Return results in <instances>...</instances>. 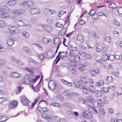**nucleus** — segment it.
<instances>
[{"label":"nucleus","instance_id":"obj_63","mask_svg":"<svg viewBox=\"0 0 122 122\" xmlns=\"http://www.w3.org/2000/svg\"><path fill=\"white\" fill-rule=\"evenodd\" d=\"M38 101V99H35V101L33 103H32V106L33 107H34V105H36V103Z\"/></svg>","mask_w":122,"mask_h":122},{"label":"nucleus","instance_id":"obj_60","mask_svg":"<svg viewBox=\"0 0 122 122\" xmlns=\"http://www.w3.org/2000/svg\"><path fill=\"white\" fill-rule=\"evenodd\" d=\"M91 36L92 37H96L97 35L95 32L92 31L91 34Z\"/></svg>","mask_w":122,"mask_h":122},{"label":"nucleus","instance_id":"obj_43","mask_svg":"<svg viewBox=\"0 0 122 122\" xmlns=\"http://www.w3.org/2000/svg\"><path fill=\"white\" fill-rule=\"evenodd\" d=\"M71 94L72 96V98H73V97H76L80 95L79 93L75 92H72L71 93Z\"/></svg>","mask_w":122,"mask_h":122},{"label":"nucleus","instance_id":"obj_64","mask_svg":"<svg viewBox=\"0 0 122 122\" xmlns=\"http://www.w3.org/2000/svg\"><path fill=\"white\" fill-rule=\"evenodd\" d=\"M4 9L5 12H9L10 10V8L7 7H6L5 8H4Z\"/></svg>","mask_w":122,"mask_h":122},{"label":"nucleus","instance_id":"obj_54","mask_svg":"<svg viewBox=\"0 0 122 122\" xmlns=\"http://www.w3.org/2000/svg\"><path fill=\"white\" fill-rule=\"evenodd\" d=\"M71 50L73 51H76L77 50V48L76 47H73L72 45H70Z\"/></svg>","mask_w":122,"mask_h":122},{"label":"nucleus","instance_id":"obj_16","mask_svg":"<svg viewBox=\"0 0 122 122\" xmlns=\"http://www.w3.org/2000/svg\"><path fill=\"white\" fill-rule=\"evenodd\" d=\"M22 36L26 38H28L30 36L29 33L26 31H23L21 32Z\"/></svg>","mask_w":122,"mask_h":122},{"label":"nucleus","instance_id":"obj_33","mask_svg":"<svg viewBox=\"0 0 122 122\" xmlns=\"http://www.w3.org/2000/svg\"><path fill=\"white\" fill-rule=\"evenodd\" d=\"M21 81L24 84H28L30 82V78H29L28 79L26 80H25L24 79H23Z\"/></svg>","mask_w":122,"mask_h":122},{"label":"nucleus","instance_id":"obj_10","mask_svg":"<svg viewBox=\"0 0 122 122\" xmlns=\"http://www.w3.org/2000/svg\"><path fill=\"white\" fill-rule=\"evenodd\" d=\"M0 18L3 19H9L10 18V14L5 13L2 14L0 15Z\"/></svg>","mask_w":122,"mask_h":122},{"label":"nucleus","instance_id":"obj_14","mask_svg":"<svg viewBox=\"0 0 122 122\" xmlns=\"http://www.w3.org/2000/svg\"><path fill=\"white\" fill-rule=\"evenodd\" d=\"M51 40L48 38L47 39L45 37H43L42 39V43L45 44H46L51 42Z\"/></svg>","mask_w":122,"mask_h":122},{"label":"nucleus","instance_id":"obj_6","mask_svg":"<svg viewBox=\"0 0 122 122\" xmlns=\"http://www.w3.org/2000/svg\"><path fill=\"white\" fill-rule=\"evenodd\" d=\"M42 28L45 31L48 32H51L53 30L52 27L49 25H44L42 26Z\"/></svg>","mask_w":122,"mask_h":122},{"label":"nucleus","instance_id":"obj_26","mask_svg":"<svg viewBox=\"0 0 122 122\" xmlns=\"http://www.w3.org/2000/svg\"><path fill=\"white\" fill-rule=\"evenodd\" d=\"M84 38L83 37L82 35H79L78 36L77 40H78L81 42H83L84 41Z\"/></svg>","mask_w":122,"mask_h":122},{"label":"nucleus","instance_id":"obj_38","mask_svg":"<svg viewBox=\"0 0 122 122\" xmlns=\"http://www.w3.org/2000/svg\"><path fill=\"white\" fill-rule=\"evenodd\" d=\"M109 89V87H107V88H105L104 87H103V88H102V90L101 91V93L102 92H108L109 91L108 90Z\"/></svg>","mask_w":122,"mask_h":122},{"label":"nucleus","instance_id":"obj_41","mask_svg":"<svg viewBox=\"0 0 122 122\" xmlns=\"http://www.w3.org/2000/svg\"><path fill=\"white\" fill-rule=\"evenodd\" d=\"M35 77H36L34 78V79H32L31 81H30V82L32 81L33 83H35L36 80L39 78L40 77V76L39 75L38 76H35Z\"/></svg>","mask_w":122,"mask_h":122},{"label":"nucleus","instance_id":"obj_19","mask_svg":"<svg viewBox=\"0 0 122 122\" xmlns=\"http://www.w3.org/2000/svg\"><path fill=\"white\" fill-rule=\"evenodd\" d=\"M16 2L15 0H10L8 1L7 4L9 5L13 6L16 4Z\"/></svg>","mask_w":122,"mask_h":122},{"label":"nucleus","instance_id":"obj_2","mask_svg":"<svg viewBox=\"0 0 122 122\" xmlns=\"http://www.w3.org/2000/svg\"><path fill=\"white\" fill-rule=\"evenodd\" d=\"M41 116L43 119H45L48 122H51V116L45 113H41Z\"/></svg>","mask_w":122,"mask_h":122},{"label":"nucleus","instance_id":"obj_1","mask_svg":"<svg viewBox=\"0 0 122 122\" xmlns=\"http://www.w3.org/2000/svg\"><path fill=\"white\" fill-rule=\"evenodd\" d=\"M24 12V10L23 9H14L11 10V13L13 14L19 15L23 14Z\"/></svg>","mask_w":122,"mask_h":122},{"label":"nucleus","instance_id":"obj_49","mask_svg":"<svg viewBox=\"0 0 122 122\" xmlns=\"http://www.w3.org/2000/svg\"><path fill=\"white\" fill-rule=\"evenodd\" d=\"M88 100L91 102H94L95 100L93 99L92 97L91 96H89L87 97Z\"/></svg>","mask_w":122,"mask_h":122},{"label":"nucleus","instance_id":"obj_17","mask_svg":"<svg viewBox=\"0 0 122 122\" xmlns=\"http://www.w3.org/2000/svg\"><path fill=\"white\" fill-rule=\"evenodd\" d=\"M17 25L18 26H27V25L24 22L21 21H18L17 23Z\"/></svg>","mask_w":122,"mask_h":122},{"label":"nucleus","instance_id":"obj_47","mask_svg":"<svg viewBox=\"0 0 122 122\" xmlns=\"http://www.w3.org/2000/svg\"><path fill=\"white\" fill-rule=\"evenodd\" d=\"M37 21V20L34 18H31L30 20V22L31 23H35Z\"/></svg>","mask_w":122,"mask_h":122},{"label":"nucleus","instance_id":"obj_31","mask_svg":"<svg viewBox=\"0 0 122 122\" xmlns=\"http://www.w3.org/2000/svg\"><path fill=\"white\" fill-rule=\"evenodd\" d=\"M73 83L75 86L77 88L78 87L79 85H80V83L79 81L77 79H75Z\"/></svg>","mask_w":122,"mask_h":122},{"label":"nucleus","instance_id":"obj_25","mask_svg":"<svg viewBox=\"0 0 122 122\" xmlns=\"http://www.w3.org/2000/svg\"><path fill=\"white\" fill-rule=\"evenodd\" d=\"M44 14L47 15H50L51 13L49 8L45 9L44 11Z\"/></svg>","mask_w":122,"mask_h":122},{"label":"nucleus","instance_id":"obj_7","mask_svg":"<svg viewBox=\"0 0 122 122\" xmlns=\"http://www.w3.org/2000/svg\"><path fill=\"white\" fill-rule=\"evenodd\" d=\"M21 100L23 104L25 106L27 105L29 103V101L25 96H23L21 98Z\"/></svg>","mask_w":122,"mask_h":122},{"label":"nucleus","instance_id":"obj_48","mask_svg":"<svg viewBox=\"0 0 122 122\" xmlns=\"http://www.w3.org/2000/svg\"><path fill=\"white\" fill-rule=\"evenodd\" d=\"M107 80L108 82H112L113 81V78L111 76H108L107 77Z\"/></svg>","mask_w":122,"mask_h":122},{"label":"nucleus","instance_id":"obj_57","mask_svg":"<svg viewBox=\"0 0 122 122\" xmlns=\"http://www.w3.org/2000/svg\"><path fill=\"white\" fill-rule=\"evenodd\" d=\"M113 23L114 25L117 26H119L120 25V23L116 20L114 21L113 22Z\"/></svg>","mask_w":122,"mask_h":122},{"label":"nucleus","instance_id":"obj_42","mask_svg":"<svg viewBox=\"0 0 122 122\" xmlns=\"http://www.w3.org/2000/svg\"><path fill=\"white\" fill-rule=\"evenodd\" d=\"M7 24L4 21L0 20V26L4 27Z\"/></svg>","mask_w":122,"mask_h":122},{"label":"nucleus","instance_id":"obj_30","mask_svg":"<svg viewBox=\"0 0 122 122\" xmlns=\"http://www.w3.org/2000/svg\"><path fill=\"white\" fill-rule=\"evenodd\" d=\"M8 119L6 117L4 116H0V122H4Z\"/></svg>","mask_w":122,"mask_h":122},{"label":"nucleus","instance_id":"obj_39","mask_svg":"<svg viewBox=\"0 0 122 122\" xmlns=\"http://www.w3.org/2000/svg\"><path fill=\"white\" fill-rule=\"evenodd\" d=\"M76 62L73 60H72L70 63V65L72 66H76Z\"/></svg>","mask_w":122,"mask_h":122},{"label":"nucleus","instance_id":"obj_53","mask_svg":"<svg viewBox=\"0 0 122 122\" xmlns=\"http://www.w3.org/2000/svg\"><path fill=\"white\" fill-rule=\"evenodd\" d=\"M25 70L29 72H30L31 74H32L33 73L32 70L30 68H25Z\"/></svg>","mask_w":122,"mask_h":122},{"label":"nucleus","instance_id":"obj_13","mask_svg":"<svg viewBox=\"0 0 122 122\" xmlns=\"http://www.w3.org/2000/svg\"><path fill=\"white\" fill-rule=\"evenodd\" d=\"M65 96L67 97L70 98H72V96L71 93L70 92L68 91H65L63 93Z\"/></svg>","mask_w":122,"mask_h":122},{"label":"nucleus","instance_id":"obj_11","mask_svg":"<svg viewBox=\"0 0 122 122\" xmlns=\"http://www.w3.org/2000/svg\"><path fill=\"white\" fill-rule=\"evenodd\" d=\"M88 107H89V110L91 112H92L94 114L97 113L98 108H94L92 107L90 105H89Z\"/></svg>","mask_w":122,"mask_h":122},{"label":"nucleus","instance_id":"obj_27","mask_svg":"<svg viewBox=\"0 0 122 122\" xmlns=\"http://www.w3.org/2000/svg\"><path fill=\"white\" fill-rule=\"evenodd\" d=\"M28 0H25L23 1L22 3L20 4V5L21 6L23 7H25L27 6V4H28Z\"/></svg>","mask_w":122,"mask_h":122},{"label":"nucleus","instance_id":"obj_4","mask_svg":"<svg viewBox=\"0 0 122 122\" xmlns=\"http://www.w3.org/2000/svg\"><path fill=\"white\" fill-rule=\"evenodd\" d=\"M29 12L32 15L39 14L40 12V10L38 8H31Z\"/></svg>","mask_w":122,"mask_h":122},{"label":"nucleus","instance_id":"obj_58","mask_svg":"<svg viewBox=\"0 0 122 122\" xmlns=\"http://www.w3.org/2000/svg\"><path fill=\"white\" fill-rule=\"evenodd\" d=\"M85 21L82 19H81L79 21V24L80 25H83L85 23Z\"/></svg>","mask_w":122,"mask_h":122},{"label":"nucleus","instance_id":"obj_3","mask_svg":"<svg viewBox=\"0 0 122 122\" xmlns=\"http://www.w3.org/2000/svg\"><path fill=\"white\" fill-rule=\"evenodd\" d=\"M18 102L16 100H13L11 102L9 106V108L10 109H14L17 106Z\"/></svg>","mask_w":122,"mask_h":122},{"label":"nucleus","instance_id":"obj_32","mask_svg":"<svg viewBox=\"0 0 122 122\" xmlns=\"http://www.w3.org/2000/svg\"><path fill=\"white\" fill-rule=\"evenodd\" d=\"M54 21L53 19L49 18H47L46 20L47 23L50 25L52 24L53 23Z\"/></svg>","mask_w":122,"mask_h":122},{"label":"nucleus","instance_id":"obj_62","mask_svg":"<svg viewBox=\"0 0 122 122\" xmlns=\"http://www.w3.org/2000/svg\"><path fill=\"white\" fill-rule=\"evenodd\" d=\"M68 64L66 62H64L62 63L61 65V66L62 68L66 67L67 66Z\"/></svg>","mask_w":122,"mask_h":122},{"label":"nucleus","instance_id":"obj_34","mask_svg":"<svg viewBox=\"0 0 122 122\" xmlns=\"http://www.w3.org/2000/svg\"><path fill=\"white\" fill-rule=\"evenodd\" d=\"M117 7V5L114 3H112L109 5V7L110 8L113 9L116 8Z\"/></svg>","mask_w":122,"mask_h":122},{"label":"nucleus","instance_id":"obj_51","mask_svg":"<svg viewBox=\"0 0 122 122\" xmlns=\"http://www.w3.org/2000/svg\"><path fill=\"white\" fill-rule=\"evenodd\" d=\"M48 111V109L46 107L42 108V110H41V112H47Z\"/></svg>","mask_w":122,"mask_h":122},{"label":"nucleus","instance_id":"obj_45","mask_svg":"<svg viewBox=\"0 0 122 122\" xmlns=\"http://www.w3.org/2000/svg\"><path fill=\"white\" fill-rule=\"evenodd\" d=\"M110 38L109 36H106L104 37V40L106 41H107L109 43H110Z\"/></svg>","mask_w":122,"mask_h":122},{"label":"nucleus","instance_id":"obj_5","mask_svg":"<svg viewBox=\"0 0 122 122\" xmlns=\"http://www.w3.org/2000/svg\"><path fill=\"white\" fill-rule=\"evenodd\" d=\"M83 115L86 118L90 119L92 117V113L88 111H85L83 113Z\"/></svg>","mask_w":122,"mask_h":122},{"label":"nucleus","instance_id":"obj_35","mask_svg":"<svg viewBox=\"0 0 122 122\" xmlns=\"http://www.w3.org/2000/svg\"><path fill=\"white\" fill-rule=\"evenodd\" d=\"M10 58L12 61L16 62V63H19V61L16 60L15 58L13 56H10Z\"/></svg>","mask_w":122,"mask_h":122},{"label":"nucleus","instance_id":"obj_8","mask_svg":"<svg viewBox=\"0 0 122 122\" xmlns=\"http://www.w3.org/2000/svg\"><path fill=\"white\" fill-rule=\"evenodd\" d=\"M10 76L15 78H19L21 77L22 76V75L19 74L16 72H12L10 74Z\"/></svg>","mask_w":122,"mask_h":122},{"label":"nucleus","instance_id":"obj_55","mask_svg":"<svg viewBox=\"0 0 122 122\" xmlns=\"http://www.w3.org/2000/svg\"><path fill=\"white\" fill-rule=\"evenodd\" d=\"M38 56L40 59L43 60L45 57V56L43 54H41L38 55Z\"/></svg>","mask_w":122,"mask_h":122},{"label":"nucleus","instance_id":"obj_24","mask_svg":"<svg viewBox=\"0 0 122 122\" xmlns=\"http://www.w3.org/2000/svg\"><path fill=\"white\" fill-rule=\"evenodd\" d=\"M115 57L114 55L112 54H110L108 56H107V57L106 60L108 58L109 60L112 61L113 60Z\"/></svg>","mask_w":122,"mask_h":122},{"label":"nucleus","instance_id":"obj_29","mask_svg":"<svg viewBox=\"0 0 122 122\" xmlns=\"http://www.w3.org/2000/svg\"><path fill=\"white\" fill-rule=\"evenodd\" d=\"M85 89L87 90L89 89L92 92L94 93L95 91V88L93 86L90 85L89 87L87 88H86Z\"/></svg>","mask_w":122,"mask_h":122},{"label":"nucleus","instance_id":"obj_61","mask_svg":"<svg viewBox=\"0 0 122 122\" xmlns=\"http://www.w3.org/2000/svg\"><path fill=\"white\" fill-rule=\"evenodd\" d=\"M115 58L117 60H121L122 58V56L121 55H116L115 56Z\"/></svg>","mask_w":122,"mask_h":122},{"label":"nucleus","instance_id":"obj_23","mask_svg":"<svg viewBox=\"0 0 122 122\" xmlns=\"http://www.w3.org/2000/svg\"><path fill=\"white\" fill-rule=\"evenodd\" d=\"M34 5V3L31 0H28V4H27V7L30 8L33 7Z\"/></svg>","mask_w":122,"mask_h":122},{"label":"nucleus","instance_id":"obj_21","mask_svg":"<svg viewBox=\"0 0 122 122\" xmlns=\"http://www.w3.org/2000/svg\"><path fill=\"white\" fill-rule=\"evenodd\" d=\"M14 41L13 40L9 39L7 40V44L9 46H11L14 44Z\"/></svg>","mask_w":122,"mask_h":122},{"label":"nucleus","instance_id":"obj_18","mask_svg":"<svg viewBox=\"0 0 122 122\" xmlns=\"http://www.w3.org/2000/svg\"><path fill=\"white\" fill-rule=\"evenodd\" d=\"M23 51L29 54L30 53V50L28 47L24 46L23 47Z\"/></svg>","mask_w":122,"mask_h":122},{"label":"nucleus","instance_id":"obj_12","mask_svg":"<svg viewBox=\"0 0 122 122\" xmlns=\"http://www.w3.org/2000/svg\"><path fill=\"white\" fill-rule=\"evenodd\" d=\"M97 113H98L99 115H100L101 114L102 115H104L105 114V112L103 108H102V109L100 108H98Z\"/></svg>","mask_w":122,"mask_h":122},{"label":"nucleus","instance_id":"obj_37","mask_svg":"<svg viewBox=\"0 0 122 122\" xmlns=\"http://www.w3.org/2000/svg\"><path fill=\"white\" fill-rule=\"evenodd\" d=\"M73 60L77 62L80 61V58L79 56L78 55H75L74 56V59Z\"/></svg>","mask_w":122,"mask_h":122},{"label":"nucleus","instance_id":"obj_40","mask_svg":"<svg viewBox=\"0 0 122 122\" xmlns=\"http://www.w3.org/2000/svg\"><path fill=\"white\" fill-rule=\"evenodd\" d=\"M57 98L58 101H61L62 102L64 100V99L63 97L61 95H58L57 96Z\"/></svg>","mask_w":122,"mask_h":122},{"label":"nucleus","instance_id":"obj_28","mask_svg":"<svg viewBox=\"0 0 122 122\" xmlns=\"http://www.w3.org/2000/svg\"><path fill=\"white\" fill-rule=\"evenodd\" d=\"M6 63V60L3 59H0V67L4 66Z\"/></svg>","mask_w":122,"mask_h":122},{"label":"nucleus","instance_id":"obj_22","mask_svg":"<svg viewBox=\"0 0 122 122\" xmlns=\"http://www.w3.org/2000/svg\"><path fill=\"white\" fill-rule=\"evenodd\" d=\"M98 17V14L97 13H95V12L93 13V15L92 16V19L93 20L96 21L97 20Z\"/></svg>","mask_w":122,"mask_h":122},{"label":"nucleus","instance_id":"obj_36","mask_svg":"<svg viewBox=\"0 0 122 122\" xmlns=\"http://www.w3.org/2000/svg\"><path fill=\"white\" fill-rule=\"evenodd\" d=\"M81 81L84 83H87L86 79L85 77H83L80 78Z\"/></svg>","mask_w":122,"mask_h":122},{"label":"nucleus","instance_id":"obj_46","mask_svg":"<svg viewBox=\"0 0 122 122\" xmlns=\"http://www.w3.org/2000/svg\"><path fill=\"white\" fill-rule=\"evenodd\" d=\"M51 105L53 106L54 107H57L59 108L60 107V106L59 105V104L57 103H51Z\"/></svg>","mask_w":122,"mask_h":122},{"label":"nucleus","instance_id":"obj_20","mask_svg":"<svg viewBox=\"0 0 122 122\" xmlns=\"http://www.w3.org/2000/svg\"><path fill=\"white\" fill-rule=\"evenodd\" d=\"M104 84V81L102 80H100L98 82H97L96 83V85L98 87L103 86Z\"/></svg>","mask_w":122,"mask_h":122},{"label":"nucleus","instance_id":"obj_15","mask_svg":"<svg viewBox=\"0 0 122 122\" xmlns=\"http://www.w3.org/2000/svg\"><path fill=\"white\" fill-rule=\"evenodd\" d=\"M67 114L68 117L69 118L72 119L74 118V114L72 111H67Z\"/></svg>","mask_w":122,"mask_h":122},{"label":"nucleus","instance_id":"obj_44","mask_svg":"<svg viewBox=\"0 0 122 122\" xmlns=\"http://www.w3.org/2000/svg\"><path fill=\"white\" fill-rule=\"evenodd\" d=\"M71 56V53L70 52H68L66 51V58L68 59H70Z\"/></svg>","mask_w":122,"mask_h":122},{"label":"nucleus","instance_id":"obj_52","mask_svg":"<svg viewBox=\"0 0 122 122\" xmlns=\"http://www.w3.org/2000/svg\"><path fill=\"white\" fill-rule=\"evenodd\" d=\"M112 73L116 77H118V74H119L120 73L118 72L115 71L112 72Z\"/></svg>","mask_w":122,"mask_h":122},{"label":"nucleus","instance_id":"obj_56","mask_svg":"<svg viewBox=\"0 0 122 122\" xmlns=\"http://www.w3.org/2000/svg\"><path fill=\"white\" fill-rule=\"evenodd\" d=\"M7 100L6 98L4 97H2L0 98V103H2L3 101H6Z\"/></svg>","mask_w":122,"mask_h":122},{"label":"nucleus","instance_id":"obj_9","mask_svg":"<svg viewBox=\"0 0 122 122\" xmlns=\"http://www.w3.org/2000/svg\"><path fill=\"white\" fill-rule=\"evenodd\" d=\"M48 85L49 88L51 89H54L56 86V84L54 82L50 81L48 83Z\"/></svg>","mask_w":122,"mask_h":122},{"label":"nucleus","instance_id":"obj_50","mask_svg":"<svg viewBox=\"0 0 122 122\" xmlns=\"http://www.w3.org/2000/svg\"><path fill=\"white\" fill-rule=\"evenodd\" d=\"M96 94V95L97 97H99L100 96L101 94V92H99V90L95 91L94 92Z\"/></svg>","mask_w":122,"mask_h":122},{"label":"nucleus","instance_id":"obj_59","mask_svg":"<svg viewBox=\"0 0 122 122\" xmlns=\"http://www.w3.org/2000/svg\"><path fill=\"white\" fill-rule=\"evenodd\" d=\"M5 49L1 45H0V52H5Z\"/></svg>","mask_w":122,"mask_h":122}]
</instances>
